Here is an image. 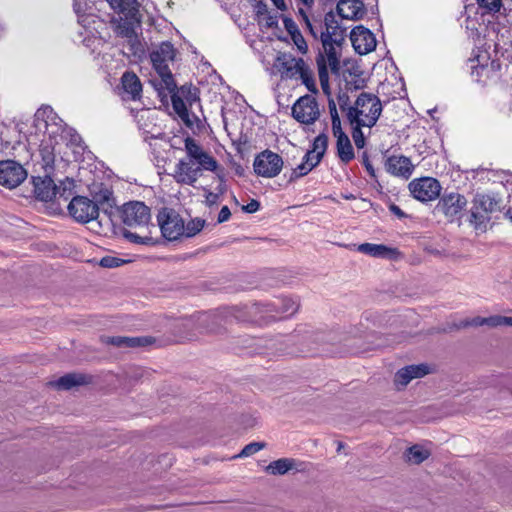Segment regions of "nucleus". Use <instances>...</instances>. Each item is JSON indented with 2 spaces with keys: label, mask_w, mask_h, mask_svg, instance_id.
Masks as SVG:
<instances>
[{
  "label": "nucleus",
  "mask_w": 512,
  "mask_h": 512,
  "mask_svg": "<svg viewBox=\"0 0 512 512\" xmlns=\"http://www.w3.org/2000/svg\"><path fill=\"white\" fill-rule=\"evenodd\" d=\"M352 127V138L355 143V146L358 149H362L365 146V136L362 131L363 127L359 126H351Z\"/></svg>",
  "instance_id": "nucleus-40"
},
{
  "label": "nucleus",
  "mask_w": 512,
  "mask_h": 512,
  "mask_svg": "<svg viewBox=\"0 0 512 512\" xmlns=\"http://www.w3.org/2000/svg\"><path fill=\"white\" fill-rule=\"evenodd\" d=\"M112 9L118 11L119 13H127L132 18H136V14L138 12V2L137 0H106ZM88 8L86 2H82V0H75L74 2V11L78 16V22L87 27L89 22L87 21L89 17H91L90 13H87Z\"/></svg>",
  "instance_id": "nucleus-9"
},
{
  "label": "nucleus",
  "mask_w": 512,
  "mask_h": 512,
  "mask_svg": "<svg viewBox=\"0 0 512 512\" xmlns=\"http://www.w3.org/2000/svg\"><path fill=\"white\" fill-rule=\"evenodd\" d=\"M124 261L117 257L106 256L100 260V265L105 268H114L120 266Z\"/></svg>",
  "instance_id": "nucleus-45"
},
{
  "label": "nucleus",
  "mask_w": 512,
  "mask_h": 512,
  "mask_svg": "<svg viewBox=\"0 0 512 512\" xmlns=\"http://www.w3.org/2000/svg\"><path fill=\"white\" fill-rule=\"evenodd\" d=\"M350 40L354 50L360 55L368 54L376 47L374 34L363 26H357L351 31Z\"/></svg>",
  "instance_id": "nucleus-18"
},
{
  "label": "nucleus",
  "mask_w": 512,
  "mask_h": 512,
  "mask_svg": "<svg viewBox=\"0 0 512 512\" xmlns=\"http://www.w3.org/2000/svg\"><path fill=\"white\" fill-rule=\"evenodd\" d=\"M265 447V443L263 442H252V443H249L247 444L242 450L241 452L234 456V458H244V457H249L257 452H259L260 450H262L263 448Z\"/></svg>",
  "instance_id": "nucleus-38"
},
{
  "label": "nucleus",
  "mask_w": 512,
  "mask_h": 512,
  "mask_svg": "<svg viewBox=\"0 0 512 512\" xmlns=\"http://www.w3.org/2000/svg\"><path fill=\"white\" fill-rule=\"evenodd\" d=\"M217 177L218 179L220 180V184L218 185L217 187V192L220 195H223L225 192H226V186H225V180H224V176L220 173H217Z\"/></svg>",
  "instance_id": "nucleus-54"
},
{
  "label": "nucleus",
  "mask_w": 512,
  "mask_h": 512,
  "mask_svg": "<svg viewBox=\"0 0 512 512\" xmlns=\"http://www.w3.org/2000/svg\"><path fill=\"white\" fill-rule=\"evenodd\" d=\"M273 4L281 11H285L287 9L286 3L284 0H271Z\"/></svg>",
  "instance_id": "nucleus-58"
},
{
  "label": "nucleus",
  "mask_w": 512,
  "mask_h": 512,
  "mask_svg": "<svg viewBox=\"0 0 512 512\" xmlns=\"http://www.w3.org/2000/svg\"><path fill=\"white\" fill-rule=\"evenodd\" d=\"M122 220L126 226L143 231L142 235L131 231L125 232L124 236L129 241L137 244H156L150 230V227L155 228L151 223V210L143 202L131 201L125 203L122 207Z\"/></svg>",
  "instance_id": "nucleus-1"
},
{
  "label": "nucleus",
  "mask_w": 512,
  "mask_h": 512,
  "mask_svg": "<svg viewBox=\"0 0 512 512\" xmlns=\"http://www.w3.org/2000/svg\"><path fill=\"white\" fill-rule=\"evenodd\" d=\"M260 203L259 201L252 199L248 204L242 207V210L246 213H255L259 210Z\"/></svg>",
  "instance_id": "nucleus-49"
},
{
  "label": "nucleus",
  "mask_w": 512,
  "mask_h": 512,
  "mask_svg": "<svg viewBox=\"0 0 512 512\" xmlns=\"http://www.w3.org/2000/svg\"><path fill=\"white\" fill-rule=\"evenodd\" d=\"M185 151L187 156L193 163L198 166L201 171H212L218 170V162L209 153L203 150V148L191 137L185 139Z\"/></svg>",
  "instance_id": "nucleus-14"
},
{
  "label": "nucleus",
  "mask_w": 512,
  "mask_h": 512,
  "mask_svg": "<svg viewBox=\"0 0 512 512\" xmlns=\"http://www.w3.org/2000/svg\"><path fill=\"white\" fill-rule=\"evenodd\" d=\"M303 6L311 8L314 4V0H298Z\"/></svg>",
  "instance_id": "nucleus-61"
},
{
  "label": "nucleus",
  "mask_w": 512,
  "mask_h": 512,
  "mask_svg": "<svg viewBox=\"0 0 512 512\" xmlns=\"http://www.w3.org/2000/svg\"><path fill=\"white\" fill-rule=\"evenodd\" d=\"M312 169V167H310L308 164H306L304 160H302V162L296 168L293 169L290 179L295 180L300 177H303L307 175Z\"/></svg>",
  "instance_id": "nucleus-41"
},
{
  "label": "nucleus",
  "mask_w": 512,
  "mask_h": 512,
  "mask_svg": "<svg viewBox=\"0 0 512 512\" xmlns=\"http://www.w3.org/2000/svg\"><path fill=\"white\" fill-rule=\"evenodd\" d=\"M40 153L42 156L43 167L46 170L52 169L54 161H55L54 149L48 145H42L41 149H40Z\"/></svg>",
  "instance_id": "nucleus-37"
},
{
  "label": "nucleus",
  "mask_w": 512,
  "mask_h": 512,
  "mask_svg": "<svg viewBox=\"0 0 512 512\" xmlns=\"http://www.w3.org/2000/svg\"><path fill=\"white\" fill-rule=\"evenodd\" d=\"M69 214L78 222L87 223L97 218L99 208L95 202L84 196H76L68 205Z\"/></svg>",
  "instance_id": "nucleus-13"
},
{
  "label": "nucleus",
  "mask_w": 512,
  "mask_h": 512,
  "mask_svg": "<svg viewBox=\"0 0 512 512\" xmlns=\"http://www.w3.org/2000/svg\"><path fill=\"white\" fill-rule=\"evenodd\" d=\"M89 381L90 378L84 374L69 373L60 377L55 382H51V385H54L58 389L69 390L72 387L87 384Z\"/></svg>",
  "instance_id": "nucleus-30"
},
{
  "label": "nucleus",
  "mask_w": 512,
  "mask_h": 512,
  "mask_svg": "<svg viewBox=\"0 0 512 512\" xmlns=\"http://www.w3.org/2000/svg\"><path fill=\"white\" fill-rule=\"evenodd\" d=\"M145 132L150 133L151 137H157V135L155 133H153L152 131L145 130Z\"/></svg>",
  "instance_id": "nucleus-63"
},
{
  "label": "nucleus",
  "mask_w": 512,
  "mask_h": 512,
  "mask_svg": "<svg viewBox=\"0 0 512 512\" xmlns=\"http://www.w3.org/2000/svg\"><path fill=\"white\" fill-rule=\"evenodd\" d=\"M278 24V19L276 16L267 15L265 17V26L268 28L276 27Z\"/></svg>",
  "instance_id": "nucleus-55"
},
{
  "label": "nucleus",
  "mask_w": 512,
  "mask_h": 512,
  "mask_svg": "<svg viewBox=\"0 0 512 512\" xmlns=\"http://www.w3.org/2000/svg\"><path fill=\"white\" fill-rule=\"evenodd\" d=\"M291 470L300 471L297 460L293 458H280L265 467L266 473L270 475H284Z\"/></svg>",
  "instance_id": "nucleus-29"
},
{
  "label": "nucleus",
  "mask_w": 512,
  "mask_h": 512,
  "mask_svg": "<svg viewBox=\"0 0 512 512\" xmlns=\"http://www.w3.org/2000/svg\"><path fill=\"white\" fill-rule=\"evenodd\" d=\"M409 191L415 199L428 202L435 200L440 195L441 185L435 178L422 177L409 183Z\"/></svg>",
  "instance_id": "nucleus-12"
},
{
  "label": "nucleus",
  "mask_w": 512,
  "mask_h": 512,
  "mask_svg": "<svg viewBox=\"0 0 512 512\" xmlns=\"http://www.w3.org/2000/svg\"><path fill=\"white\" fill-rule=\"evenodd\" d=\"M311 8H307L305 6H302V7H298V14H299V17L301 18V20L304 22V23H308V21L310 20L309 19V10Z\"/></svg>",
  "instance_id": "nucleus-52"
},
{
  "label": "nucleus",
  "mask_w": 512,
  "mask_h": 512,
  "mask_svg": "<svg viewBox=\"0 0 512 512\" xmlns=\"http://www.w3.org/2000/svg\"><path fill=\"white\" fill-rule=\"evenodd\" d=\"M302 160L312 168L316 167L321 162V158L316 156L315 153H311V151H307Z\"/></svg>",
  "instance_id": "nucleus-47"
},
{
  "label": "nucleus",
  "mask_w": 512,
  "mask_h": 512,
  "mask_svg": "<svg viewBox=\"0 0 512 512\" xmlns=\"http://www.w3.org/2000/svg\"><path fill=\"white\" fill-rule=\"evenodd\" d=\"M328 107H329V112H330V116H331V121L333 119H339L340 117H339L336 103L334 102V100H329Z\"/></svg>",
  "instance_id": "nucleus-53"
},
{
  "label": "nucleus",
  "mask_w": 512,
  "mask_h": 512,
  "mask_svg": "<svg viewBox=\"0 0 512 512\" xmlns=\"http://www.w3.org/2000/svg\"><path fill=\"white\" fill-rule=\"evenodd\" d=\"M253 167L257 175L265 178H273L281 172L283 160L277 153L266 150L255 158Z\"/></svg>",
  "instance_id": "nucleus-11"
},
{
  "label": "nucleus",
  "mask_w": 512,
  "mask_h": 512,
  "mask_svg": "<svg viewBox=\"0 0 512 512\" xmlns=\"http://www.w3.org/2000/svg\"><path fill=\"white\" fill-rule=\"evenodd\" d=\"M321 41L328 40L336 45H341L345 38L344 30L338 25L325 24V30L321 32Z\"/></svg>",
  "instance_id": "nucleus-34"
},
{
  "label": "nucleus",
  "mask_w": 512,
  "mask_h": 512,
  "mask_svg": "<svg viewBox=\"0 0 512 512\" xmlns=\"http://www.w3.org/2000/svg\"><path fill=\"white\" fill-rule=\"evenodd\" d=\"M357 251L374 258L394 260L400 256L398 249L384 244L362 243L357 246Z\"/></svg>",
  "instance_id": "nucleus-24"
},
{
  "label": "nucleus",
  "mask_w": 512,
  "mask_h": 512,
  "mask_svg": "<svg viewBox=\"0 0 512 512\" xmlns=\"http://www.w3.org/2000/svg\"><path fill=\"white\" fill-rule=\"evenodd\" d=\"M34 194L41 201H51L57 198V185L49 176L33 178Z\"/></svg>",
  "instance_id": "nucleus-25"
},
{
  "label": "nucleus",
  "mask_w": 512,
  "mask_h": 512,
  "mask_svg": "<svg viewBox=\"0 0 512 512\" xmlns=\"http://www.w3.org/2000/svg\"><path fill=\"white\" fill-rule=\"evenodd\" d=\"M506 217L512 221V208H509L506 213H505Z\"/></svg>",
  "instance_id": "nucleus-62"
},
{
  "label": "nucleus",
  "mask_w": 512,
  "mask_h": 512,
  "mask_svg": "<svg viewBox=\"0 0 512 512\" xmlns=\"http://www.w3.org/2000/svg\"><path fill=\"white\" fill-rule=\"evenodd\" d=\"M385 168L393 176L408 179L414 170L411 160L403 155H392L387 158Z\"/></svg>",
  "instance_id": "nucleus-22"
},
{
  "label": "nucleus",
  "mask_w": 512,
  "mask_h": 512,
  "mask_svg": "<svg viewBox=\"0 0 512 512\" xmlns=\"http://www.w3.org/2000/svg\"><path fill=\"white\" fill-rule=\"evenodd\" d=\"M174 58L175 49L170 42H162L150 54L153 68L160 77V82L158 84L160 94H162L164 91L172 93L176 90V83L169 69V63L172 62Z\"/></svg>",
  "instance_id": "nucleus-3"
},
{
  "label": "nucleus",
  "mask_w": 512,
  "mask_h": 512,
  "mask_svg": "<svg viewBox=\"0 0 512 512\" xmlns=\"http://www.w3.org/2000/svg\"><path fill=\"white\" fill-rule=\"evenodd\" d=\"M364 165H365L367 171L369 172V174L371 176H375L374 168H373L372 164L368 161V159L364 160Z\"/></svg>",
  "instance_id": "nucleus-60"
},
{
  "label": "nucleus",
  "mask_w": 512,
  "mask_h": 512,
  "mask_svg": "<svg viewBox=\"0 0 512 512\" xmlns=\"http://www.w3.org/2000/svg\"><path fill=\"white\" fill-rule=\"evenodd\" d=\"M389 210L395 214L398 218H403L405 216V213L400 209L399 206L395 205V204H391L389 206Z\"/></svg>",
  "instance_id": "nucleus-57"
},
{
  "label": "nucleus",
  "mask_w": 512,
  "mask_h": 512,
  "mask_svg": "<svg viewBox=\"0 0 512 512\" xmlns=\"http://www.w3.org/2000/svg\"><path fill=\"white\" fill-rule=\"evenodd\" d=\"M205 191V202L207 205L212 206L218 203L219 201V194L214 193L211 191H208L207 189H204Z\"/></svg>",
  "instance_id": "nucleus-48"
},
{
  "label": "nucleus",
  "mask_w": 512,
  "mask_h": 512,
  "mask_svg": "<svg viewBox=\"0 0 512 512\" xmlns=\"http://www.w3.org/2000/svg\"><path fill=\"white\" fill-rule=\"evenodd\" d=\"M470 69L476 82L486 83L500 69V63L491 59L487 51L480 50L474 58L470 59Z\"/></svg>",
  "instance_id": "nucleus-8"
},
{
  "label": "nucleus",
  "mask_w": 512,
  "mask_h": 512,
  "mask_svg": "<svg viewBox=\"0 0 512 512\" xmlns=\"http://www.w3.org/2000/svg\"><path fill=\"white\" fill-rule=\"evenodd\" d=\"M473 205L475 210L493 213L500 210L501 199L494 194H477L473 200Z\"/></svg>",
  "instance_id": "nucleus-28"
},
{
  "label": "nucleus",
  "mask_w": 512,
  "mask_h": 512,
  "mask_svg": "<svg viewBox=\"0 0 512 512\" xmlns=\"http://www.w3.org/2000/svg\"><path fill=\"white\" fill-rule=\"evenodd\" d=\"M291 39L299 53L306 54L308 52V45H307V42L304 39L301 31L299 33L291 36Z\"/></svg>",
  "instance_id": "nucleus-44"
},
{
  "label": "nucleus",
  "mask_w": 512,
  "mask_h": 512,
  "mask_svg": "<svg viewBox=\"0 0 512 512\" xmlns=\"http://www.w3.org/2000/svg\"><path fill=\"white\" fill-rule=\"evenodd\" d=\"M231 216L230 209L228 206H223L218 214V223H223L229 220Z\"/></svg>",
  "instance_id": "nucleus-51"
},
{
  "label": "nucleus",
  "mask_w": 512,
  "mask_h": 512,
  "mask_svg": "<svg viewBox=\"0 0 512 512\" xmlns=\"http://www.w3.org/2000/svg\"><path fill=\"white\" fill-rule=\"evenodd\" d=\"M488 219L483 216H479L477 210H473L471 213L470 223L474 226L476 230L484 231L486 229Z\"/></svg>",
  "instance_id": "nucleus-42"
},
{
  "label": "nucleus",
  "mask_w": 512,
  "mask_h": 512,
  "mask_svg": "<svg viewBox=\"0 0 512 512\" xmlns=\"http://www.w3.org/2000/svg\"><path fill=\"white\" fill-rule=\"evenodd\" d=\"M46 111H47V109H44V110H42V113L44 114V113H46ZM40 113H41V111H38V114H40Z\"/></svg>",
  "instance_id": "nucleus-64"
},
{
  "label": "nucleus",
  "mask_w": 512,
  "mask_h": 512,
  "mask_svg": "<svg viewBox=\"0 0 512 512\" xmlns=\"http://www.w3.org/2000/svg\"><path fill=\"white\" fill-rule=\"evenodd\" d=\"M123 14L125 15V19L120 17L112 21L114 31L118 36L126 38L130 46L134 47L138 42L135 26L140 24L139 11L136 14V18H132L127 13Z\"/></svg>",
  "instance_id": "nucleus-19"
},
{
  "label": "nucleus",
  "mask_w": 512,
  "mask_h": 512,
  "mask_svg": "<svg viewBox=\"0 0 512 512\" xmlns=\"http://www.w3.org/2000/svg\"><path fill=\"white\" fill-rule=\"evenodd\" d=\"M331 122H332V132H333V135L335 137L346 134L342 130L340 118L339 119H333Z\"/></svg>",
  "instance_id": "nucleus-50"
},
{
  "label": "nucleus",
  "mask_w": 512,
  "mask_h": 512,
  "mask_svg": "<svg viewBox=\"0 0 512 512\" xmlns=\"http://www.w3.org/2000/svg\"><path fill=\"white\" fill-rule=\"evenodd\" d=\"M337 12L343 19L356 20L362 17L364 6L360 0H340Z\"/></svg>",
  "instance_id": "nucleus-27"
},
{
  "label": "nucleus",
  "mask_w": 512,
  "mask_h": 512,
  "mask_svg": "<svg viewBox=\"0 0 512 512\" xmlns=\"http://www.w3.org/2000/svg\"><path fill=\"white\" fill-rule=\"evenodd\" d=\"M478 5L488 12H498L501 8V0H477Z\"/></svg>",
  "instance_id": "nucleus-43"
},
{
  "label": "nucleus",
  "mask_w": 512,
  "mask_h": 512,
  "mask_svg": "<svg viewBox=\"0 0 512 512\" xmlns=\"http://www.w3.org/2000/svg\"><path fill=\"white\" fill-rule=\"evenodd\" d=\"M464 327H480V326H488L491 328H496L500 326H512V317L501 316V315H493L490 317H473L469 320L463 322Z\"/></svg>",
  "instance_id": "nucleus-26"
},
{
  "label": "nucleus",
  "mask_w": 512,
  "mask_h": 512,
  "mask_svg": "<svg viewBox=\"0 0 512 512\" xmlns=\"http://www.w3.org/2000/svg\"><path fill=\"white\" fill-rule=\"evenodd\" d=\"M429 372V366L426 364L409 365L397 371L394 383L398 389H402L413 379L422 378L429 374Z\"/></svg>",
  "instance_id": "nucleus-21"
},
{
  "label": "nucleus",
  "mask_w": 512,
  "mask_h": 512,
  "mask_svg": "<svg viewBox=\"0 0 512 512\" xmlns=\"http://www.w3.org/2000/svg\"><path fill=\"white\" fill-rule=\"evenodd\" d=\"M467 206V199L459 193L444 195L436 205V210L442 213L449 221L458 219Z\"/></svg>",
  "instance_id": "nucleus-16"
},
{
  "label": "nucleus",
  "mask_w": 512,
  "mask_h": 512,
  "mask_svg": "<svg viewBox=\"0 0 512 512\" xmlns=\"http://www.w3.org/2000/svg\"><path fill=\"white\" fill-rule=\"evenodd\" d=\"M299 305L291 298L279 299L271 304L265 306L253 305L250 309V314L254 317L250 321L259 324H267L269 321L284 319L294 315L298 311ZM246 321L247 319H242Z\"/></svg>",
  "instance_id": "nucleus-5"
},
{
  "label": "nucleus",
  "mask_w": 512,
  "mask_h": 512,
  "mask_svg": "<svg viewBox=\"0 0 512 512\" xmlns=\"http://www.w3.org/2000/svg\"><path fill=\"white\" fill-rule=\"evenodd\" d=\"M161 233L167 240H177L185 233L183 219L173 210L164 208L157 215Z\"/></svg>",
  "instance_id": "nucleus-10"
},
{
  "label": "nucleus",
  "mask_w": 512,
  "mask_h": 512,
  "mask_svg": "<svg viewBox=\"0 0 512 512\" xmlns=\"http://www.w3.org/2000/svg\"><path fill=\"white\" fill-rule=\"evenodd\" d=\"M337 155L344 163L350 162L354 158V150L347 134L336 137Z\"/></svg>",
  "instance_id": "nucleus-31"
},
{
  "label": "nucleus",
  "mask_w": 512,
  "mask_h": 512,
  "mask_svg": "<svg viewBox=\"0 0 512 512\" xmlns=\"http://www.w3.org/2000/svg\"><path fill=\"white\" fill-rule=\"evenodd\" d=\"M306 25V28L309 30V32L311 33V35L314 37V38H317L318 34H317V31L315 30L313 24L311 23V21L309 20L308 23H305Z\"/></svg>",
  "instance_id": "nucleus-59"
},
{
  "label": "nucleus",
  "mask_w": 512,
  "mask_h": 512,
  "mask_svg": "<svg viewBox=\"0 0 512 512\" xmlns=\"http://www.w3.org/2000/svg\"><path fill=\"white\" fill-rule=\"evenodd\" d=\"M121 96L124 100L136 101L141 98L142 84L133 72H125L121 77Z\"/></svg>",
  "instance_id": "nucleus-23"
},
{
  "label": "nucleus",
  "mask_w": 512,
  "mask_h": 512,
  "mask_svg": "<svg viewBox=\"0 0 512 512\" xmlns=\"http://www.w3.org/2000/svg\"><path fill=\"white\" fill-rule=\"evenodd\" d=\"M324 53L319 54L316 62L318 67V76L321 88L324 93H329V70L332 73L338 74L340 70V60L338 48L341 45H336L334 42L328 40L321 41Z\"/></svg>",
  "instance_id": "nucleus-6"
},
{
  "label": "nucleus",
  "mask_w": 512,
  "mask_h": 512,
  "mask_svg": "<svg viewBox=\"0 0 512 512\" xmlns=\"http://www.w3.org/2000/svg\"><path fill=\"white\" fill-rule=\"evenodd\" d=\"M75 188L74 180L66 178L57 185V198H63L65 201L73 194Z\"/></svg>",
  "instance_id": "nucleus-35"
},
{
  "label": "nucleus",
  "mask_w": 512,
  "mask_h": 512,
  "mask_svg": "<svg viewBox=\"0 0 512 512\" xmlns=\"http://www.w3.org/2000/svg\"><path fill=\"white\" fill-rule=\"evenodd\" d=\"M27 177L25 169L14 161L0 162V185L9 189L20 185Z\"/></svg>",
  "instance_id": "nucleus-17"
},
{
  "label": "nucleus",
  "mask_w": 512,
  "mask_h": 512,
  "mask_svg": "<svg viewBox=\"0 0 512 512\" xmlns=\"http://www.w3.org/2000/svg\"><path fill=\"white\" fill-rule=\"evenodd\" d=\"M430 450L421 446V445H413L409 447L405 452V460L414 465L421 464L430 456Z\"/></svg>",
  "instance_id": "nucleus-33"
},
{
  "label": "nucleus",
  "mask_w": 512,
  "mask_h": 512,
  "mask_svg": "<svg viewBox=\"0 0 512 512\" xmlns=\"http://www.w3.org/2000/svg\"><path fill=\"white\" fill-rule=\"evenodd\" d=\"M201 174V169L192 160L181 159L176 165L174 178L177 183L193 186Z\"/></svg>",
  "instance_id": "nucleus-20"
},
{
  "label": "nucleus",
  "mask_w": 512,
  "mask_h": 512,
  "mask_svg": "<svg viewBox=\"0 0 512 512\" xmlns=\"http://www.w3.org/2000/svg\"><path fill=\"white\" fill-rule=\"evenodd\" d=\"M328 146V137L326 134L322 133L318 135L313 142L311 153H315L316 156H319L321 159L324 156Z\"/></svg>",
  "instance_id": "nucleus-36"
},
{
  "label": "nucleus",
  "mask_w": 512,
  "mask_h": 512,
  "mask_svg": "<svg viewBox=\"0 0 512 512\" xmlns=\"http://www.w3.org/2000/svg\"><path fill=\"white\" fill-rule=\"evenodd\" d=\"M292 115L300 123H314L320 116L319 107L315 97L311 95L300 97L292 107Z\"/></svg>",
  "instance_id": "nucleus-15"
},
{
  "label": "nucleus",
  "mask_w": 512,
  "mask_h": 512,
  "mask_svg": "<svg viewBox=\"0 0 512 512\" xmlns=\"http://www.w3.org/2000/svg\"><path fill=\"white\" fill-rule=\"evenodd\" d=\"M103 342L117 347H139L147 344L145 338L123 336L105 337L103 338Z\"/></svg>",
  "instance_id": "nucleus-32"
},
{
  "label": "nucleus",
  "mask_w": 512,
  "mask_h": 512,
  "mask_svg": "<svg viewBox=\"0 0 512 512\" xmlns=\"http://www.w3.org/2000/svg\"><path fill=\"white\" fill-rule=\"evenodd\" d=\"M171 94L172 107L181 121L190 129H199L201 127V120L194 113L190 112L186 103L192 106L193 102L197 101L196 95L190 93L184 87L175 90Z\"/></svg>",
  "instance_id": "nucleus-7"
},
{
  "label": "nucleus",
  "mask_w": 512,
  "mask_h": 512,
  "mask_svg": "<svg viewBox=\"0 0 512 512\" xmlns=\"http://www.w3.org/2000/svg\"><path fill=\"white\" fill-rule=\"evenodd\" d=\"M283 24H284L285 30L290 35V37L300 32L295 21L289 17L283 18Z\"/></svg>",
  "instance_id": "nucleus-46"
},
{
  "label": "nucleus",
  "mask_w": 512,
  "mask_h": 512,
  "mask_svg": "<svg viewBox=\"0 0 512 512\" xmlns=\"http://www.w3.org/2000/svg\"><path fill=\"white\" fill-rule=\"evenodd\" d=\"M203 226H204V221L199 220V219L192 220L185 226L184 235H186L187 237H192V236L196 235L198 232H200L202 230Z\"/></svg>",
  "instance_id": "nucleus-39"
},
{
  "label": "nucleus",
  "mask_w": 512,
  "mask_h": 512,
  "mask_svg": "<svg viewBox=\"0 0 512 512\" xmlns=\"http://www.w3.org/2000/svg\"><path fill=\"white\" fill-rule=\"evenodd\" d=\"M155 118V111H152V110H144L141 115H140V119H139V122L141 120H144V119H147V120H153Z\"/></svg>",
  "instance_id": "nucleus-56"
},
{
  "label": "nucleus",
  "mask_w": 512,
  "mask_h": 512,
  "mask_svg": "<svg viewBox=\"0 0 512 512\" xmlns=\"http://www.w3.org/2000/svg\"><path fill=\"white\" fill-rule=\"evenodd\" d=\"M275 66L283 77L300 79L308 90L316 91L313 71L304 59L296 58L290 53H279Z\"/></svg>",
  "instance_id": "nucleus-4"
},
{
  "label": "nucleus",
  "mask_w": 512,
  "mask_h": 512,
  "mask_svg": "<svg viewBox=\"0 0 512 512\" xmlns=\"http://www.w3.org/2000/svg\"><path fill=\"white\" fill-rule=\"evenodd\" d=\"M382 113L380 99L371 93H361L354 104L348 107L346 117L351 126L372 128Z\"/></svg>",
  "instance_id": "nucleus-2"
}]
</instances>
